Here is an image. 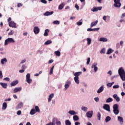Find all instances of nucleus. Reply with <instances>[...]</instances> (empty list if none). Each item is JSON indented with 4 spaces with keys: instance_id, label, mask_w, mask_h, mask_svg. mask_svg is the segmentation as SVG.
Masks as SVG:
<instances>
[{
    "instance_id": "nucleus-1",
    "label": "nucleus",
    "mask_w": 125,
    "mask_h": 125,
    "mask_svg": "<svg viewBox=\"0 0 125 125\" xmlns=\"http://www.w3.org/2000/svg\"><path fill=\"white\" fill-rule=\"evenodd\" d=\"M118 73L122 81H125V72L123 67L119 68Z\"/></svg>"
},
{
    "instance_id": "nucleus-2",
    "label": "nucleus",
    "mask_w": 125,
    "mask_h": 125,
    "mask_svg": "<svg viewBox=\"0 0 125 125\" xmlns=\"http://www.w3.org/2000/svg\"><path fill=\"white\" fill-rule=\"evenodd\" d=\"M113 113L115 115H118L119 113H120V111H119V104H115L113 106Z\"/></svg>"
},
{
    "instance_id": "nucleus-3",
    "label": "nucleus",
    "mask_w": 125,
    "mask_h": 125,
    "mask_svg": "<svg viewBox=\"0 0 125 125\" xmlns=\"http://www.w3.org/2000/svg\"><path fill=\"white\" fill-rule=\"evenodd\" d=\"M15 42V41L14 39L11 38H9L6 40H5L4 44L5 45H7L9 43H14Z\"/></svg>"
},
{
    "instance_id": "nucleus-4",
    "label": "nucleus",
    "mask_w": 125,
    "mask_h": 125,
    "mask_svg": "<svg viewBox=\"0 0 125 125\" xmlns=\"http://www.w3.org/2000/svg\"><path fill=\"white\" fill-rule=\"evenodd\" d=\"M114 1V6L115 7H121V0H113Z\"/></svg>"
},
{
    "instance_id": "nucleus-5",
    "label": "nucleus",
    "mask_w": 125,
    "mask_h": 125,
    "mask_svg": "<svg viewBox=\"0 0 125 125\" xmlns=\"http://www.w3.org/2000/svg\"><path fill=\"white\" fill-rule=\"evenodd\" d=\"M31 76L29 73L26 74V82L28 83H32V79H30Z\"/></svg>"
},
{
    "instance_id": "nucleus-6",
    "label": "nucleus",
    "mask_w": 125,
    "mask_h": 125,
    "mask_svg": "<svg viewBox=\"0 0 125 125\" xmlns=\"http://www.w3.org/2000/svg\"><path fill=\"white\" fill-rule=\"evenodd\" d=\"M103 108L108 112H111V110H110V105L109 104H104Z\"/></svg>"
},
{
    "instance_id": "nucleus-7",
    "label": "nucleus",
    "mask_w": 125,
    "mask_h": 125,
    "mask_svg": "<svg viewBox=\"0 0 125 125\" xmlns=\"http://www.w3.org/2000/svg\"><path fill=\"white\" fill-rule=\"evenodd\" d=\"M93 115V111H89L86 113L87 118H92Z\"/></svg>"
},
{
    "instance_id": "nucleus-8",
    "label": "nucleus",
    "mask_w": 125,
    "mask_h": 125,
    "mask_svg": "<svg viewBox=\"0 0 125 125\" xmlns=\"http://www.w3.org/2000/svg\"><path fill=\"white\" fill-rule=\"evenodd\" d=\"M97 66V63L95 62L93 63V64L91 66L92 68H94V71L95 72H97V70H98V67H97V66Z\"/></svg>"
},
{
    "instance_id": "nucleus-9",
    "label": "nucleus",
    "mask_w": 125,
    "mask_h": 125,
    "mask_svg": "<svg viewBox=\"0 0 125 125\" xmlns=\"http://www.w3.org/2000/svg\"><path fill=\"white\" fill-rule=\"evenodd\" d=\"M9 26L12 28H16V23L14 21H11L9 22Z\"/></svg>"
},
{
    "instance_id": "nucleus-10",
    "label": "nucleus",
    "mask_w": 125,
    "mask_h": 125,
    "mask_svg": "<svg viewBox=\"0 0 125 125\" xmlns=\"http://www.w3.org/2000/svg\"><path fill=\"white\" fill-rule=\"evenodd\" d=\"M52 123H53L54 124H55L56 123V125H61V122L58 121L56 118H53Z\"/></svg>"
},
{
    "instance_id": "nucleus-11",
    "label": "nucleus",
    "mask_w": 125,
    "mask_h": 125,
    "mask_svg": "<svg viewBox=\"0 0 125 125\" xmlns=\"http://www.w3.org/2000/svg\"><path fill=\"white\" fill-rule=\"evenodd\" d=\"M33 31L34 33L36 34H39V33H40V28H39V27L38 26H35L34 28Z\"/></svg>"
},
{
    "instance_id": "nucleus-12",
    "label": "nucleus",
    "mask_w": 125,
    "mask_h": 125,
    "mask_svg": "<svg viewBox=\"0 0 125 125\" xmlns=\"http://www.w3.org/2000/svg\"><path fill=\"white\" fill-rule=\"evenodd\" d=\"M113 98H114V99H115L117 102H119L121 100V99H120V98L118 96V95H117L116 94H114L113 95Z\"/></svg>"
},
{
    "instance_id": "nucleus-13",
    "label": "nucleus",
    "mask_w": 125,
    "mask_h": 125,
    "mask_svg": "<svg viewBox=\"0 0 125 125\" xmlns=\"http://www.w3.org/2000/svg\"><path fill=\"white\" fill-rule=\"evenodd\" d=\"M54 12L53 11L48 12L47 11L44 14V16H49L50 15H52Z\"/></svg>"
},
{
    "instance_id": "nucleus-14",
    "label": "nucleus",
    "mask_w": 125,
    "mask_h": 125,
    "mask_svg": "<svg viewBox=\"0 0 125 125\" xmlns=\"http://www.w3.org/2000/svg\"><path fill=\"white\" fill-rule=\"evenodd\" d=\"M98 23V21H95L92 22L91 23V27L92 28V27H94V26H96Z\"/></svg>"
},
{
    "instance_id": "nucleus-15",
    "label": "nucleus",
    "mask_w": 125,
    "mask_h": 125,
    "mask_svg": "<svg viewBox=\"0 0 125 125\" xmlns=\"http://www.w3.org/2000/svg\"><path fill=\"white\" fill-rule=\"evenodd\" d=\"M22 90L21 87H16L14 90V93H16V92H18V91H21Z\"/></svg>"
},
{
    "instance_id": "nucleus-16",
    "label": "nucleus",
    "mask_w": 125,
    "mask_h": 125,
    "mask_svg": "<svg viewBox=\"0 0 125 125\" xmlns=\"http://www.w3.org/2000/svg\"><path fill=\"white\" fill-rule=\"evenodd\" d=\"M66 83L65 85H64V87L65 88V89H67V88H68L69 87V86H70V84H71V82L70 81H67L66 82Z\"/></svg>"
},
{
    "instance_id": "nucleus-17",
    "label": "nucleus",
    "mask_w": 125,
    "mask_h": 125,
    "mask_svg": "<svg viewBox=\"0 0 125 125\" xmlns=\"http://www.w3.org/2000/svg\"><path fill=\"white\" fill-rule=\"evenodd\" d=\"M54 97V94L52 93L51 94L48 98V102H50V101H51V100L52 99V98H53V97Z\"/></svg>"
},
{
    "instance_id": "nucleus-18",
    "label": "nucleus",
    "mask_w": 125,
    "mask_h": 125,
    "mask_svg": "<svg viewBox=\"0 0 125 125\" xmlns=\"http://www.w3.org/2000/svg\"><path fill=\"white\" fill-rule=\"evenodd\" d=\"M104 90V87H103V86H102L100 87V88L97 91V93H101L102 91Z\"/></svg>"
},
{
    "instance_id": "nucleus-19",
    "label": "nucleus",
    "mask_w": 125,
    "mask_h": 125,
    "mask_svg": "<svg viewBox=\"0 0 125 125\" xmlns=\"http://www.w3.org/2000/svg\"><path fill=\"white\" fill-rule=\"evenodd\" d=\"M18 83V80H16L11 83V86H14Z\"/></svg>"
},
{
    "instance_id": "nucleus-20",
    "label": "nucleus",
    "mask_w": 125,
    "mask_h": 125,
    "mask_svg": "<svg viewBox=\"0 0 125 125\" xmlns=\"http://www.w3.org/2000/svg\"><path fill=\"white\" fill-rule=\"evenodd\" d=\"M0 84L3 88H6L7 87V83H0Z\"/></svg>"
},
{
    "instance_id": "nucleus-21",
    "label": "nucleus",
    "mask_w": 125,
    "mask_h": 125,
    "mask_svg": "<svg viewBox=\"0 0 125 125\" xmlns=\"http://www.w3.org/2000/svg\"><path fill=\"white\" fill-rule=\"evenodd\" d=\"M7 108V104L4 102L3 103L2 110H5Z\"/></svg>"
},
{
    "instance_id": "nucleus-22",
    "label": "nucleus",
    "mask_w": 125,
    "mask_h": 125,
    "mask_svg": "<svg viewBox=\"0 0 125 125\" xmlns=\"http://www.w3.org/2000/svg\"><path fill=\"white\" fill-rule=\"evenodd\" d=\"M81 75H82V72H77L74 73L75 77L77 78H79V76H81Z\"/></svg>"
},
{
    "instance_id": "nucleus-23",
    "label": "nucleus",
    "mask_w": 125,
    "mask_h": 125,
    "mask_svg": "<svg viewBox=\"0 0 125 125\" xmlns=\"http://www.w3.org/2000/svg\"><path fill=\"white\" fill-rule=\"evenodd\" d=\"M64 6H65V3L62 2V3L59 6V9L61 10V9H63V7H64Z\"/></svg>"
},
{
    "instance_id": "nucleus-24",
    "label": "nucleus",
    "mask_w": 125,
    "mask_h": 125,
    "mask_svg": "<svg viewBox=\"0 0 125 125\" xmlns=\"http://www.w3.org/2000/svg\"><path fill=\"white\" fill-rule=\"evenodd\" d=\"M69 114H70V115H77V112H76L74 110H70L68 112Z\"/></svg>"
},
{
    "instance_id": "nucleus-25",
    "label": "nucleus",
    "mask_w": 125,
    "mask_h": 125,
    "mask_svg": "<svg viewBox=\"0 0 125 125\" xmlns=\"http://www.w3.org/2000/svg\"><path fill=\"white\" fill-rule=\"evenodd\" d=\"M100 42H108V39H107V38H101L100 39Z\"/></svg>"
},
{
    "instance_id": "nucleus-26",
    "label": "nucleus",
    "mask_w": 125,
    "mask_h": 125,
    "mask_svg": "<svg viewBox=\"0 0 125 125\" xmlns=\"http://www.w3.org/2000/svg\"><path fill=\"white\" fill-rule=\"evenodd\" d=\"M74 81L77 84L80 83V80H79V77H74Z\"/></svg>"
},
{
    "instance_id": "nucleus-27",
    "label": "nucleus",
    "mask_w": 125,
    "mask_h": 125,
    "mask_svg": "<svg viewBox=\"0 0 125 125\" xmlns=\"http://www.w3.org/2000/svg\"><path fill=\"white\" fill-rule=\"evenodd\" d=\"M48 32H49V30H48V29H46L43 36H44V37H47V36H48Z\"/></svg>"
},
{
    "instance_id": "nucleus-28",
    "label": "nucleus",
    "mask_w": 125,
    "mask_h": 125,
    "mask_svg": "<svg viewBox=\"0 0 125 125\" xmlns=\"http://www.w3.org/2000/svg\"><path fill=\"white\" fill-rule=\"evenodd\" d=\"M36 110L35 109H32L30 111V115H35L36 114Z\"/></svg>"
},
{
    "instance_id": "nucleus-29",
    "label": "nucleus",
    "mask_w": 125,
    "mask_h": 125,
    "mask_svg": "<svg viewBox=\"0 0 125 125\" xmlns=\"http://www.w3.org/2000/svg\"><path fill=\"white\" fill-rule=\"evenodd\" d=\"M113 99L112 98H109L106 100V103H110V102H112Z\"/></svg>"
},
{
    "instance_id": "nucleus-30",
    "label": "nucleus",
    "mask_w": 125,
    "mask_h": 125,
    "mask_svg": "<svg viewBox=\"0 0 125 125\" xmlns=\"http://www.w3.org/2000/svg\"><path fill=\"white\" fill-rule=\"evenodd\" d=\"M52 42L51 41L48 40L44 43V44L45 45H48V44H50Z\"/></svg>"
},
{
    "instance_id": "nucleus-31",
    "label": "nucleus",
    "mask_w": 125,
    "mask_h": 125,
    "mask_svg": "<svg viewBox=\"0 0 125 125\" xmlns=\"http://www.w3.org/2000/svg\"><path fill=\"white\" fill-rule=\"evenodd\" d=\"M118 121H119L120 123H124V120L123 119V117L121 116H118Z\"/></svg>"
},
{
    "instance_id": "nucleus-32",
    "label": "nucleus",
    "mask_w": 125,
    "mask_h": 125,
    "mask_svg": "<svg viewBox=\"0 0 125 125\" xmlns=\"http://www.w3.org/2000/svg\"><path fill=\"white\" fill-rule=\"evenodd\" d=\"M5 62H7L6 58H4L1 60V64H4Z\"/></svg>"
},
{
    "instance_id": "nucleus-33",
    "label": "nucleus",
    "mask_w": 125,
    "mask_h": 125,
    "mask_svg": "<svg viewBox=\"0 0 125 125\" xmlns=\"http://www.w3.org/2000/svg\"><path fill=\"white\" fill-rule=\"evenodd\" d=\"M73 120L76 121H79V116L77 115H74L73 116Z\"/></svg>"
},
{
    "instance_id": "nucleus-34",
    "label": "nucleus",
    "mask_w": 125,
    "mask_h": 125,
    "mask_svg": "<svg viewBox=\"0 0 125 125\" xmlns=\"http://www.w3.org/2000/svg\"><path fill=\"white\" fill-rule=\"evenodd\" d=\"M109 121H111V117L110 116H107L105 118V123H108Z\"/></svg>"
},
{
    "instance_id": "nucleus-35",
    "label": "nucleus",
    "mask_w": 125,
    "mask_h": 125,
    "mask_svg": "<svg viewBox=\"0 0 125 125\" xmlns=\"http://www.w3.org/2000/svg\"><path fill=\"white\" fill-rule=\"evenodd\" d=\"M55 54H56L57 56H60V55H61V53H60V51H55Z\"/></svg>"
},
{
    "instance_id": "nucleus-36",
    "label": "nucleus",
    "mask_w": 125,
    "mask_h": 125,
    "mask_svg": "<svg viewBox=\"0 0 125 125\" xmlns=\"http://www.w3.org/2000/svg\"><path fill=\"white\" fill-rule=\"evenodd\" d=\"M53 69H54V66H53L50 69L49 75H52V74H53Z\"/></svg>"
},
{
    "instance_id": "nucleus-37",
    "label": "nucleus",
    "mask_w": 125,
    "mask_h": 125,
    "mask_svg": "<svg viewBox=\"0 0 125 125\" xmlns=\"http://www.w3.org/2000/svg\"><path fill=\"white\" fill-rule=\"evenodd\" d=\"M65 125H71V122L69 120L65 121Z\"/></svg>"
},
{
    "instance_id": "nucleus-38",
    "label": "nucleus",
    "mask_w": 125,
    "mask_h": 125,
    "mask_svg": "<svg viewBox=\"0 0 125 125\" xmlns=\"http://www.w3.org/2000/svg\"><path fill=\"white\" fill-rule=\"evenodd\" d=\"M114 82H112L111 83H108L106 84V86H108V87H111L114 84Z\"/></svg>"
},
{
    "instance_id": "nucleus-39",
    "label": "nucleus",
    "mask_w": 125,
    "mask_h": 125,
    "mask_svg": "<svg viewBox=\"0 0 125 125\" xmlns=\"http://www.w3.org/2000/svg\"><path fill=\"white\" fill-rule=\"evenodd\" d=\"M91 11H93V12H95L96 11H98L97 7H93V8L92 9H91Z\"/></svg>"
},
{
    "instance_id": "nucleus-40",
    "label": "nucleus",
    "mask_w": 125,
    "mask_h": 125,
    "mask_svg": "<svg viewBox=\"0 0 125 125\" xmlns=\"http://www.w3.org/2000/svg\"><path fill=\"white\" fill-rule=\"evenodd\" d=\"M112 52H113V50H112V49H109L107 50L106 54H111V53H112Z\"/></svg>"
},
{
    "instance_id": "nucleus-41",
    "label": "nucleus",
    "mask_w": 125,
    "mask_h": 125,
    "mask_svg": "<svg viewBox=\"0 0 125 125\" xmlns=\"http://www.w3.org/2000/svg\"><path fill=\"white\" fill-rule=\"evenodd\" d=\"M87 44L89 45L91 43V39L90 38L87 39Z\"/></svg>"
},
{
    "instance_id": "nucleus-42",
    "label": "nucleus",
    "mask_w": 125,
    "mask_h": 125,
    "mask_svg": "<svg viewBox=\"0 0 125 125\" xmlns=\"http://www.w3.org/2000/svg\"><path fill=\"white\" fill-rule=\"evenodd\" d=\"M53 23V24H55V25H59L60 24V22L59 21H55Z\"/></svg>"
},
{
    "instance_id": "nucleus-43",
    "label": "nucleus",
    "mask_w": 125,
    "mask_h": 125,
    "mask_svg": "<svg viewBox=\"0 0 125 125\" xmlns=\"http://www.w3.org/2000/svg\"><path fill=\"white\" fill-rule=\"evenodd\" d=\"M35 111L36 112H38L39 113H40V108L38 106H35Z\"/></svg>"
},
{
    "instance_id": "nucleus-44",
    "label": "nucleus",
    "mask_w": 125,
    "mask_h": 125,
    "mask_svg": "<svg viewBox=\"0 0 125 125\" xmlns=\"http://www.w3.org/2000/svg\"><path fill=\"white\" fill-rule=\"evenodd\" d=\"M23 104H22V103L21 102L18 104V106L19 108H22V107H23Z\"/></svg>"
},
{
    "instance_id": "nucleus-45",
    "label": "nucleus",
    "mask_w": 125,
    "mask_h": 125,
    "mask_svg": "<svg viewBox=\"0 0 125 125\" xmlns=\"http://www.w3.org/2000/svg\"><path fill=\"white\" fill-rule=\"evenodd\" d=\"M97 117L98 118V120L100 121V119H101V114H100V112H98Z\"/></svg>"
},
{
    "instance_id": "nucleus-46",
    "label": "nucleus",
    "mask_w": 125,
    "mask_h": 125,
    "mask_svg": "<svg viewBox=\"0 0 125 125\" xmlns=\"http://www.w3.org/2000/svg\"><path fill=\"white\" fill-rule=\"evenodd\" d=\"M82 110L84 111V112H87V107H83L82 108Z\"/></svg>"
},
{
    "instance_id": "nucleus-47",
    "label": "nucleus",
    "mask_w": 125,
    "mask_h": 125,
    "mask_svg": "<svg viewBox=\"0 0 125 125\" xmlns=\"http://www.w3.org/2000/svg\"><path fill=\"white\" fill-rule=\"evenodd\" d=\"M41 2H42V3H47V1L46 0H41Z\"/></svg>"
},
{
    "instance_id": "nucleus-48",
    "label": "nucleus",
    "mask_w": 125,
    "mask_h": 125,
    "mask_svg": "<svg viewBox=\"0 0 125 125\" xmlns=\"http://www.w3.org/2000/svg\"><path fill=\"white\" fill-rule=\"evenodd\" d=\"M77 24L78 26H81L83 24V22L78 21V22H77Z\"/></svg>"
},
{
    "instance_id": "nucleus-49",
    "label": "nucleus",
    "mask_w": 125,
    "mask_h": 125,
    "mask_svg": "<svg viewBox=\"0 0 125 125\" xmlns=\"http://www.w3.org/2000/svg\"><path fill=\"white\" fill-rule=\"evenodd\" d=\"M4 81H6V82H9V81H10V79L8 77H6L4 78Z\"/></svg>"
},
{
    "instance_id": "nucleus-50",
    "label": "nucleus",
    "mask_w": 125,
    "mask_h": 125,
    "mask_svg": "<svg viewBox=\"0 0 125 125\" xmlns=\"http://www.w3.org/2000/svg\"><path fill=\"white\" fill-rule=\"evenodd\" d=\"M23 6V4L21 3H19L17 4V7H21V6Z\"/></svg>"
},
{
    "instance_id": "nucleus-51",
    "label": "nucleus",
    "mask_w": 125,
    "mask_h": 125,
    "mask_svg": "<svg viewBox=\"0 0 125 125\" xmlns=\"http://www.w3.org/2000/svg\"><path fill=\"white\" fill-rule=\"evenodd\" d=\"M105 48H103L101 51L100 53H105Z\"/></svg>"
},
{
    "instance_id": "nucleus-52",
    "label": "nucleus",
    "mask_w": 125,
    "mask_h": 125,
    "mask_svg": "<svg viewBox=\"0 0 125 125\" xmlns=\"http://www.w3.org/2000/svg\"><path fill=\"white\" fill-rule=\"evenodd\" d=\"M89 62H90V58H88L86 62L87 65L89 64Z\"/></svg>"
},
{
    "instance_id": "nucleus-53",
    "label": "nucleus",
    "mask_w": 125,
    "mask_h": 125,
    "mask_svg": "<svg viewBox=\"0 0 125 125\" xmlns=\"http://www.w3.org/2000/svg\"><path fill=\"white\" fill-rule=\"evenodd\" d=\"M2 72L0 70V79L1 80L2 79Z\"/></svg>"
},
{
    "instance_id": "nucleus-54",
    "label": "nucleus",
    "mask_w": 125,
    "mask_h": 125,
    "mask_svg": "<svg viewBox=\"0 0 125 125\" xmlns=\"http://www.w3.org/2000/svg\"><path fill=\"white\" fill-rule=\"evenodd\" d=\"M119 87H120L119 85H115L113 86V88H119Z\"/></svg>"
},
{
    "instance_id": "nucleus-55",
    "label": "nucleus",
    "mask_w": 125,
    "mask_h": 125,
    "mask_svg": "<svg viewBox=\"0 0 125 125\" xmlns=\"http://www.w3.org/2000/svg\"><path fill=\"white\" fill-rule=\"evenodd\" d=\"M94 100H95V101H96V102H99V98H98V97L95 98Z\"/></svg>"
},
{
    "instance_id": "nucleus-56",
    "label": "nucleus",
    "mask_w": 125,
    "mask_h": 125,
    "mask_svg": "<svg viewBox=\"0 0 125 125\" xmlns=\"http://www.w3.org/2000/svg\"><path fill=\"white\" fill-rule=\"evenodd\" d=\"M100 29V28H93V31L94 32H95L96 31H99V30Z\"/></svg>"
},
{
    "instance_id": "nucleus-57",
    "label": "nucleus",
    "mask_w": 125,
    "mask_h": 125,
    "mask_svg": "<svg viewBox=\"0 0 125 125\" xmlns=\"http://www.w3.org/2000/svg\"><path fill=\"white\" fill-rule=\"evenodd\" d=\"M21 110H19L17 111V115H18L19 116H20V115H21Z\"/></svg>"
},
{
    "instance_id": "nucleus-58",
    "label": "nucleus",
    "mask_w": 125,
    "mask_h": 125,
    "mask_svg": "<svg viewBox=\"0 0 125 125\" xmlns=\"http://www.w3.org/2000/svg\"><path fill=\"white\" fill-rule=\"evenodd\" d=\"M12 35H13V32H12V31H11L10 32H9L8 33L9 36H11Z\"/></svg>"
},
{
    "instance_id": "nucleus-59",
    "label": "nucleus",
    "mask_w": 125,
    "mask_h": 125,
    "mask_svg": "<svg viewBox=\"0 0 125 125\" xmlns=\"http://www.w3.org/2000/svg\"><path fill=\"white\" fill-rule=\"evenodd\" d=\"M75 7L76 8V9L77 10H79V9H80V7H79V5H78V4H77L75 5Z\"/></svg>"
},
{
    "instance_id": "nucleus-60",
    "label": "nucleus",
    "mask_w": 125,
    "mask_h": 125,
    "mask_svg": "<svg viewBox=\"0 0 125 125\" xmlns=\"http://www.w3.org/2000/svg\"><path fill=\"white\" fill-rule=\"evenodd\" d=\"M87 31L88 32H91V31H93V29H92V28H88V29H87Z\"/></svg>"
},
{
    "instance_id": "nucleus-61",
    "label": "nucleus",
    "mask_w": 125,
    "mask_h": 125,
    "mask_svg": "<svg viewBox=\"0 0 125 125\" xmlns=\"http://www.w3.org/2000/svg\"><path fill=\"white\" fill-rule=\"evenodd\" d=\"M103 20H104V21H106V19H107V17L106 16H104L103 17Z\"/></svg>"
},
{
    "instance_id": "nucleus-62",
    "label": "nucleus",
    "mask_w": 125,
    "mask_h": 125,
    "mask_svg": "<svg viewBox=\"0 0 125 125\" xmlns=\"http://www.w3.org/2000/svg\"><path fill=\"white\" fill-rule=\"evenodd\" d=\"M24 72H25V70L24 69H21L19 70L20 73H24Z\"/></svg>"
},
{
    "instance_id": "nucleus-63",
    "label": "nucleus",
    "mask_w": 125,
    "mask_h": 125,
    "mask_svg": "<svg viewBox=\"0 0 125 125\" xmlns=\"http://www.w3.org/2000/svg\"><path fill=\"white\" fill-rule=\"evenodd\" d=\"M81 123L80 122H77L75 123V125H80Z\"/></svg>"
},
{
    "instance_id": "nucleus-64",
    "label": "nucleus",
    "mask_w": 125,
    "mask_h": 125,
    "mask_svg": "<svg viewBox=\"0 0 125 125\" xmlns=\"http://www.w3.org/2000/svg\"><path fill=\"white\" fill-rule=\"evenodd\" d=\"M53 60H49L48 63L49 64H51V63H53Z\"/></svg>"
}]
</instances>
